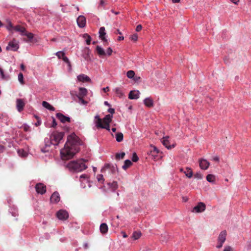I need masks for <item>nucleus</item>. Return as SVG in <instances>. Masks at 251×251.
<instances>
[{"instance_id":"nucleus-47","label":"nucleus","mask_w":251,"mask_h":251,"mask_svg":"<svg viewBox=\"0 0 251 251\" xmlns=\"http://www.w3.org/2000/svg\"><path fill=\"white\" fill-rule=\"evenodd\" d=\"M139 160V157L137 155L135 152H134L132 154V160L133 162H137Z\"/></svg>"},{"instance_id":"nucleus-6","label":"nucleus","mask_w":251,"mask_h":251,"mask_svg":"<svg viewBox=\"0 0 251 251\" xmlns=\"http://www.w3.org/2000/svg\"><path fill=\"white\" fill-rule=\"evenodd\" d=\"M205 204L203 202H200L193 208L192 212L194 213H201L205 210Z\"/></svg>"},{"instance_id":"nucleus-62","label":"nucleus","mask_w":251,"mask_h":251,"mask_svg":"<svg viewBox=\"0 0 251 251\" xmlns=\"http://www.w3.org/2000/svg\"><path fill=\"white\" fill-rule=\"evenodd\" d=\"M102 90L104 92L106 93L109 91V89L108 87H106L103 88L102 89Z\"/></svg>"},{"instance_id":"nucleus-45","label":"nucleus","mask_w":251,"mask_h":251,"mask_svg":"<svg viewBox=\"0 0 251 251\" xmlns=\"http://www.w3.org/2000/svg\"><path fill=\"white\" fill-rule=\"evenodd\" d=\"M18 80L19 81V82L21 84H23L24 83V76H23V75L22 73H20L18 74Z\"/></svg>"},{"instance_id":"nucleus-53","label":"nucleus","mask_w":251,"mask_h":251,"mask_svg":"<svg viewBox=\"0 0 251 251\" xmlns=\"http://www.w3.org/2000/svg\"><path fill=\"white\" fill-rule=\"evenodd\" d=\"M141 77L140 76H134V77L133 78V80L135 81V82H137L138 81H139V80L140 79Z\"/></svg>"},{"instance_id":"nucleus-31","label":"nucleus","mask_w":251,"mask_h":251,"mask_svg":"<svg viewBox=\"0 0 251 251\" xmlns=\"http://www.w3.org/2000/svg\"><path fill=\"white\" fill-rule=\"evenodd\" d=\"M142 235V233L141 231H136L133 232L132 234V238L134 240H137L140 238Z\"/></svg>"},{"instance_id":"nucleus-1","label":"nucleus","mask_w":251,"mask_h":251,"mask_svg":"<svg viewBox=\"0 0 251 251\" xmlns=\"http://www.w3.org/2000/svg\"><path fill=\"white\" fill-rule=\"evenodd\" d=\"M78 141V137L75 134L72 133L68 136L67 142L64 145V148L60 150V155L62 159H70L78 151V146L77 145Z\"/></svg>"},{"instance_id":"nucleus-3","label":"nucleus","mask_w":251,"mask_h":251,"mask_svg":"<svg viewBox=\"0 0 251 251\" xmlns=\"http://www.w3.org/2000/svg\"><path fill=\"white\" fill-rule=\"evenodd\" d=\"M66 167L71 172H81L87 168L83 159L71 161L67 164Z\"/></svg>"},{"instance_id":"nucleus-38","label":"nucleus","mask_w":251,"mask_h":251,"mask_svg":"<svg viewBox=\"0 0 251 251\" xmlns=\"http://www.w3.org/2000/svg\"><path fill=\"white\" fill-rule=\"evenodd\" d=\"M125 154H126L124 152H122L121 153H116V154L115 155V157L117 159H122L124 157V156H125Z\"/></svg>"},{"instance_id":"nucleus-51","label":"nucleus","mask_w":251,"mask_h":251,"mask_svg":"<svg viewBox=\"0 0 251 251\" xmlns=\"http://www.w3.org/2000/svg\"><path fill=\"white\" fill-rule=\"evenodd\" d=\"M195 177L198 179H201L202 176L200 173H197L195 175Z\"/></svg>"},{"instance_id":"nucleus-28","label":"nucleus","mask_w":251,"mask_h":251,"mask_svg":"<svg viewBox=\"0 0 251 251\" xmlns=\"http://www.w3.org/2000/svg\"><path fill=\"white\" fill-rule=\"evenodd\" d=\"M132 164V163L130 160L126 159L125 161L124 164L122 166V168L124 170H126L127 169V168L129 167Z\"/></svg>"},{"instance_id":"nucleus-8","label":"nucleus","mask_w":251,"mask_h":251,"mask_svg":"<svg viewBox=\"0 0 251 251\" xmlns=\"http://www.w3.org/2000/svg\"><path fill=\"white\" fill-rule=\"evenodd\" d=\"M35 189L37 193L42 195L46 192V186L43 183H38L36 185Z\"/></svg>"},{"instance_id":"nucleus-57","label":"nucleus","mask_w":251,"mask_h":251,"mask_svg":"<svg viewBox=\"0 0 251 251\" xmlns=\"http://www.w3.org/2000/svg\"><path fill=\"white\" fill-rule=\"evenodd\" d=\"M108 112H109L112 115L114 113L115 110L114 108H109L108 109Z\"/></svg>"},{"instance_id":"nucleus-49","label":"nucleus","mask_w":251,"mask_h":251,"mask_svg":"<svg viewBox=\"0 0 251 251\" xmlns=\"http://www.w3.org/2000/svg\"><path fill=\"white\" fill-rule=\"evenodd\" d=\"M130 39L134 41H137L138 39L137 34H133L132 35H131Z\"/></svg>"},{"instance_id":"nucleus-9","label":"nucleus","mask_w":251,"mask_h":251,"mask_svg":"<svg viewBox=\"0 0 251 251\" xmlns=\"http://www.w3.org/2000/svg\"><path fill=\"white\" fill-rule=\"evenodd\" d=\"M25 106V103L22 99H18L16 100V108L18 112H21L22 111Z\"/></svg>"},{"instance_id":"nucleus-10","label":"nucleus","mask_w":251,"mask_h":251,"mask_svg":"<svg viewBox=\"0 0 251 251\" xmlns=\"http://www.w3.org/2000/svg\"><path fill=\"white\" fill-rule=\"evenodd\" d=\"M199 165L201 169L206 170L209 166L210 163L204 159H201L199 160Z\"/></svg>"},{"instance_id":"nucleus-42","label":"nucleus","mask_w":251,"mask_h":251,"mask_svg":"<svg viewBox=\"0 0 251 251\" xmlns=\"http://www.w3.org/2000/svg\"><path fill=\"white\" fill-rule=\"evenodd\" d=\"M97 179L98 182L100 183H103L104 181V179L103 178V176L102 175H98L97 176Z\"/></svg>"},{"instance_id":"nucleus-34","label":"nucleus","mask_w":251,"mask_h":251,"mask_svg":"<svg viewBox=\"0 0 251 251\" xmlns=\"http://www.w3.org/2000/svg\"><path fill=\"white\" fill-rule=\"evenodd\" d=\"M17 152H18V155L20 156H21V157H25L27 155V152L25 151L24 150H23L22 149H19L17 151Z\"/></svg>"},{"instance_id":"nucleus-55","label":"nucleus","mask_w":251,"mask_h":251,"mask_svg":"<svg viewBox=\"0 0 251 251\" xmlns=\"http://www.w3.org/2000/svg\"><path fill=\"white\" fill-rule=\"evenodd\" d=\"M57 125V123L55 121V120L54 118H52V122L51 127H54Z\"/></svg>"},{"instance_id":"nucleus-7","label":"nucleus","mask_w":251,"mask_h":251,"mask_svg":"<svg viewBox=\"0 0 251 251\" xmlns=\"http://www.w3.org/2000/svg\"><path fill=\"white\" fill-rule=\"evenodd\" d=\"M57 217L61 220H66L69 216L68 212L65 210H60L56 213Z\"/></svg>"},{"instance_id":"nucleus-19","label":"nucleus","mask_w":251,"mask_h":251,"mask_svg":"<svg viewBox=\"0 0 251 251\" xmlns=\"http://www.w3.org/2000/svg\"><path fill=\"white\" fill-rule=\"evenodd\" d=\"M144 103L148 107H151L153 106V100L150 98H147L144 100Z\"/></svg>"},{"instance_id":"nucleus-13","label":"nucleus","mask_w":251,"mask_h":251,"mask_svg":"<svg viewBox=\"0 0 251 251\" xmlns=\"http://www.w3.org/2000/svg\"><path fill=\"white\" fill-rule=\"evenodd\" d=\"M11 200H8V202L9 203V212L11 213L12 215L14 217L18 216V209L14 205H11L10 203Z\"/></svg>"},{"instance_id":"nucleus-20","label":"nucleus","mask_w":251,"mask_h":251,"mask_svg":"<svg viewBox=\"0 0 251 251\" xmlns=\"http://www.w3.org/2000/svg\"><path fill=\"white\" fill-rule=\"evenodd\" d=\"M108 188L112 191L114 192L118 188V184L116 181L112 182H108L107 183Z\"/></svg>"},{"instance_id":"nucleus-39","label":"nucleus","mask_w":251,"mask_h":251,"mask_svg":"<svg viewBox=\"0 0 251 251\" xmlns=\"http://www.w3.org/2000/svg\"><path fill=\"white\" fill-rule=\"evenodd\" d=\"M105 167L107 169H112V171H114L116 169H117V166L116 164H106L105 165Z\"/></svg>"},{"instance_id":"nucleus-35","label":"nucleus","mask_w":251,"mask_h":251,"mask_svg":"<svg viewBox=\"0 0 251 251\" xmlns=\"http://www.w3.org/2000/svg\"><path fill=\"white\" fill-rule=\"evenodd\" d=\"M84 38L86 39V43L87 45H90L91 41V37L88 34H84L83 35Z\"/></svg>"},{"instance_id":"nucleus-43","label":"nucleus","mask_w":251,"mask_h":251,"mask_svg":"<svg viewBox=\"0 0 251 251\" xmlns=\"http://www.w3.org/2000/svg\"><path fill=\"white\" fill-rule=\"evenodd\" d=\"M24 36H26L29 40H32L33 38V34L32 33L26 32V30Z\"/></svg>"},{"instance_id":"nucleus-64","label":"nucleus","mask_w":251,"mask_h":251,"mask_svg":"<svg viewBox=\"0 0 251 251\" xmlns=\"http://www.w3.org/2000/svg\"><path fill=\"white\" fill-rule=\"evenodd\" d=\"M122 234L124 238H126L127 237V235L125 232H122Z\"/></svg>"},{"instance_id":"nucleus-58","label":"nucleus","mask_w":251,"mask_h":251,"mask_svg":"<svg viewBox=\"0 0 251 251\" xmlns=\"http://www.w3.org/2000/svg\"><path fill=\"white\" fill-rule=\"evenodd\" d=\"M231 248L229 246H226L225 247V249L223 251H231Z\"/></svg>"},{"instance_id":"nucleus-27","label":"nucleus","mask_w":251,"mask_h":251,"mask_svg":"<svg viewBox=\"0 0 251 251\" xmlns=\"http://www.w3.org/2000/svg\"><path fill=\"white\" fill-rule=\"evenodd\" d=\"M98 127L105 129L108 131H110V126L109 124H100V122L98 123Z\"/></svg>"},{"instance_id":"nucleus-56","label":"nucleus","mask_w":251,"mask_h":251,"mask_svg":"<svg viewBox=\"0 0 251 251\" xmlns=\"http://www.w3.org/2000/svg\"><path fill=\"white\" fill-rule=\"evenodd\" d=\"M142 28V26L141 25H138L136 28V30L137 32L140 31Z\"/></svg>"},{"instance_id":"nucleus-2","label":"nucleus","mask_w":251,"mask_h":251,"mask_svg":"<svg viewBox=\"0 0 251 251\" xmlns=\"http://www.w3.org/2000/svg\"><path fill=\"white\" fill-rule=\"evenodd\" d=\"M64 135L63 132L53 131L50 135L49 138L47 137L45 139V148L41 149V151L43 152H46L49 151L47 148L51 145L57 146L62 139Z\"/></svg>"},{"instance_id":"nucleus-18","label":"nucleus","mask_w":251,"mask_h":251,"mask_svg":"<svg viewBox=\"0 0 251 251\" xmlns=\"http://www.w3.org/2000/svg\"><path fill=\"white\" fill-rule=\"evenodd\" d=\"M13 30L19 32L20 34L23 36H24V34H25V31L26 30L25 28L24 27L20 25H17L13 27Z\"/></svg>"},{"instance_id":"nucleus-37","label":"nucleus","mask_w":251,"mask_h":251,"mask_svg":"<svg viewBox=\"0 0 251 251\" xmlns=\"http://www.w3.org/2000/svg\"><path fill=\"white\" fill-rule=\"evenodd\" d=\"M80 179H84V182H86V183H88V186L89 187H91V185H90V183L89 182V181L88 180V179H87V176L85 174H83V175H81L80 176Z\"/></svg>"},{"instance_id":"nucleus-36","label":"nucleus","mask_w":251,"mask_h":251,"mask_svg":"<svg viewBox=\"0 0 251 251\" xmlns=\"http://www.w3.org/2000/svg\"><path fill=\"white\" fill-rule=\"evenodd\" d=\"M135 75V72L132 70L128 71L126 73V76L128 78L133 79Z\"/></svg>"},{"instance_id":"nucleus-30","label":"nucleus","mask_w":251,"mask_h":251,"mask_svg":"<svg viewBox=\"0 0 251 251\" xmlns=\"http://www.w3.org/2000/svg\"><path fill=\"white\" fill-rule=\"evenodd\" d=\"M184 173L185 174L186 176L188 178H191L193 175L192 170L189 168H187L186 171H184Z\"/></svg>"},{"instance_id":"nucleus-50","label":"nucleus","mask_w":251,"mask_h":251,"mask_svg":"<svg viewBox=\"0 0 251 251\" xmlns=\"http://www.w3.org/2000/svg\"><path fill=\"white\" fill-rule=\"evenodd\" d=\"M112 50L111 48H108L106 50V54H107L108 55H110L112 52Z\"/></svg>"},{"instance_id":"nucleus-61","label":"nucleus","mask_w":251,"mask_h":251,"mask_svg":"<svg viewBox=\"0 0 251 251\" xmlns=\"http://www.w3.org/2000/svg\"><path fill=\"white\" fill-rule=\"evenodd\" d=\"M24 128L25 131H28L30 127L27 125H25Z\"/></svg>"},{"instance_id":"nucleus-24","label":"nucleus","mask_w":251,"mask_h":251,"mask_svg":"<svg viewBox=\"0 0 251 251\" xmlns=\"http://www.w3.org/2000/svg\"><path fill=\"white\" fill-rule=\"evenodd\" d=\"M96 50L99 56H104L106 55V52L100 46H97L96 47Z\"/></svg>"},{"instance_id":"nucleus-4","label":"nucleus","mask_w":251,"mask_h":251,"mask_svg":"<svg viewBox=\"0 0 251 251\" xmlns=\"http://www.w3.org/2000/svg\"><path fill=\"white\" fill-rule=\"evenodd\" d=\"M226 230H223L220 232L218 238V243L216 248L220 249L222 248L223 244L226 240Z\"/></svg>"},{"instance_id":"nucleus-25","label":"nucleus","mask_w":251,"mask_h":251,"mask_svg":"<svg viewBox=\"0 0 251 251\" xmlns=\"http://www.w3.org/2000/svg\"><path fill=\"white\" fill-rule=\"evenodd\" d=\"M79 94L78 97H83L85 96L87 94V90L86 88L80 87L79 88Z\"/></svg>"},{"instance_id":"nucleus-32","label":"nucleus","mask_w":251,"mask_h":251,"mask_svg":"<svg viewBox=\"0 0 251 251\" xmlns=\"http://www.w3.org/2000/svg\"><path fill=\"white\" fill-rule=\"evenodd\" d=\"M124 135L121 132H118L116 134V140L118 142H121L123 140Z\"/></svg>"},{"instance_id":"nucleus-11","label":"nucleus","mask_w":251,"mask_h":251,"mask_svg":"<svg viewBox=\"0 0 251 251\" xmlns=\"http://www.w3.org/2000/svg\"><path fill=\"white\" fill-rule=\"evenodd\" d=\"M76 22L79 27H84L86 25V19L82 15H80L77 18Z\"/></svg>"},{"instance_id":"nucleus-29","label":"nucleus","mask_w":251,"mask_h":251,"mask_svg":"<svg viewBox=\"0 0 251 251\" xmlns=\"http://www.w3.org/2000/svg\"><path fill=\"white\" fill-rule=\"evenodd\" d=\"M206 180L209 182L214 183L215 181V177L213 175L209 174L206 176Z\"/></svg>"},{"instance_id":"nucleus-33","label":"nucleus","mask_w":251,"mask_h":251,"mask_svg":"<svg viewBox=\"0 0 251 251\" xmlns=\"http://www.w3.org/2000/svg\"><path fill=\"white\" fill-rule=\"evenodd\" d=\"M115 92L116 95L120 98H122L124 96V94L120 88L117 87L115 89Z\"/></svg>"},{"instance_id":"nucleus-15","label":"nucleus","mask_w":251,"mask_h":251,"mask_svg":"<svg viewBox=\"0 0 251 251\" xmlns=\"http://www.w3.org/2000/svg\"><path fill=\"white\" fill-rule=\"evenodd\" d=\"M56 116L60 121V122L63 123H64L66 122H69L70 121V117L64 116L60 113H57L56 114Z\"/></svg>"},{"instance_id":"nucleus-54","label":"nucleus","mask_w":251,"mask_h":251,"mask_svg":"<svg viewBox=\"0 0 251 251\" xmlns=\"http://www.w3.org/2000/svg\"><path fill=\"white\" fill-rule=\"evenodd\" d=\"M78 98L82 104H86L87 103V102L82 99V97H78Z\"/></svg>"},{"instance_id":"nucleus-26","label":"nucleus","mask_w":251,"mask_h":251,"mask_svg":"<svg viewBox=\"0 0 251 251\" xmlns=\"http://www.w3.org/2000/svg\"><path fill=\"white\" fill-rule=\"evenodd\" d=\"M113 116L112 115H106L103 119V123L104 124H110L112 121Z\"/></svg>"},{"instance_id":"nucleus-63","label":"nucleus","mask_w":251,"mask_h":251,"mask_svg":"<svg viewBox=\"0 0 251 251\" xmlns=\"http://www.w3.org/2000/svg\"><path fill=\"white\" fill-rule=\"evenodd\" d=\"M213 160L214 161H219V158L218 157V156H214L213 158Z\"/></svg>"},{"instance_id":"nucleus-17","label":"nucleus","mask_w":251,"mask_h":251,"mask_svg":"<svg viewBox=\"0 0 251 251\" xmlns=\"http://www.w3.org/2000/svg\"><path fill=\"white\" fill-rule=\"evenodd\" d=\"M77 80L79 81L83 82H90L91 81L90 78L84 74H81L77 76Z\"/></svg>"},{"instance_id":"nucleus-44","label":"nucleus","mask_w":251,"mask_h":251,"mask_svg":"<svg viewBox=\"0 0 251 251\" xmlns=\"http://www.w3.org/2000/svg\"><path fill=\"white\" fill-rule=\"evenodd\" d=\"M62 60L65 62L66 63L68 66L69 67V68L71 67V63H70V62L68 59V57H67L66 56H65V55H64L63 56H62Z\"/></svg>"},{"instance_id":"nucleus-22","label":"nucleus","mask_w":251,"mask_h":251,"mask_svg":"<svg viewBox=\"0 0 251 251\" xmlns=\"http://www.w3.org/2000/svg\"><path fill=\"white\" fill-rule=\"evenodd\" d=\"M99 34L100 38L103 41H106V39L105 38L104 36L106 34L105 32V28L104 27H101L99 30Z\"/></svg>"},{"instance_id":"nucleus-16","label":"nucleus","mask_w":251,"mask_h":251,"mask_svg":"<svg viewBox=\"0 0 251 251\" xmlns=\"http://www.w3.org/2000/svg\"><path fill=\"white\" fill-rule=\"evenodd\" d=\"M169 136H167L164 137L161 139V142L162 144L168 149H171L172 147H174V145L171 146L170 145L169 141Z\"/></svg>"},{"instance_id":"nucleus-14","label":"nucleus","mask_w":251,"mask_h":251,"mask_svg":"<svg viewBox=\"0 0 251 251\" xmlns=\"http://www.w3.org/2000/svg\"><path fill=\"white\" fill-rule=\"evenodd\" d=\"M60 200V196L57 192H54L51 196L50 200L52 203H57Z\"/></svg>"},{"instance_id":"nucleus-60","label":"nucleus","mask_w":251,"mask_h":251,"mask_svg":"<svg viewBox=\"0 0 251 251\" xmlns=\"http://www.w3.org/2000/svg\"><path fill=\"white\" fill-rule=\"evenodd\" d=\"M41 124V120H38L37 121V122L35 123V125L36 126H40Z\"/></svg>"},{"instance_id":"nucleus-59","label":"nucleus","mask_w":251,"mask_h":251,"mask_svg":"<svg viewBox=\"0 0 251 251\" xmlns=\"http://www.w3.org/2000/svg\"><path fill=\"white\" fill-rule=\"evenodd\" d=\"M4 150L5 147L2 145H0V153L3 152Z\"/></svg>"},{"instance_id":"nucleus-41","label":"nucleus","mask_w":251,"mask_h":251,"mask_svg":"<svg viewBox=\"0 0 251 251\" xmlns=\"http://www.w3.org/2000/svg\"><path fill=\"white\" fill-rule=\"evenodd\" d=\"M100 124H101V119L100 118L98 115H97L95 116V123L96 124V126L98 127V123L99 122Z\"/></svg>"},{"instance_id":"nucleus-5","label":"nucleus","mask_w":251,"mask_h":251,"mask_svg":"<svg viewBox=\"0 0 251 251\" xmlns=\"http://www.w3.org/2000/svg\"><path fill=\"white\" fill-rule=\"evenodd\" d=\"M19 48V42L15 39L10 41L6 47L7 50L16 51Z\"/></svg>"},{"instance_id":"nucleus-21","label":"nucleus","mask_w":251,"mask_h":251,"mask_svg":"<svg viewBox=\"0 0 251 251\" xmlns=\"http://www.w3.org/2000/svg\"><path fill=\"white\" fill-rule=\"evenodd\" d=\"M108 227L106 224L102 223L100 225V232L104 234L106 233L108 231Z\"/></svg>"},{"instance_id":"nucleus-48","label":"nucleus","mask_w":251,"mask_h":251,"mask_svg":"<svg viewBox=\"0 0 251 251\" xmlns=\"http://www.w3.org/2000/svg\"><path fill=\"white\" fill-rule=\"evenodd\" d=\"M14 26H13L11 24V23L10 22H9L8 24V25H6V28L9 30V31H11L12 30H13V27Z\"/></svg>"},{"instance_id":"nucleus-23","label":"nucleus","mask_w":251,"mask_h":251,"mask_svg":"<svg viewBox=\"0 0 251 251\" xmlns=\"http://www.w3.org/2000/svg\"><path fill=\"white\" fill-rule=\"evenodd\" d=\"M42 105L43 107H44L45 108L48 109V110H49L50 111H54L55 110V108L52 105H51L49 102H48L47 101H43Z\"/></svg>"},{"instance_id":"nucleus-52","label":"nucleus","mask_w":251,"mask_h":251,"mask_svg":"<svg viewBox=\"0 0 251 251\" xmlns=\"http://www.w3.org/2000/svg\"><path fill=\"white\" fill-rule=\"evenodd\" d=\"M0 75L2 78H5V75H4L3 71L1 68H0Z\"/></svg>"},{"instance_id":"nucleus-46","label":"nucleus","mask_w":251,"mask_h":251,"mask_svg":"<svg viewBox=\"0 0 251 251\" xmlns=\"http://www.w3.org/2000/svg\"><path fill=\"white\" fill-rule=\"evenodd\" d=\"M55 55L59 59H61L62 58V56L65 55V52L62 51H59L55 53Z\"/></svg>"},{"instance_id":"nucleus-12","label":"nucleus","mask_w":251,"mask_h":251,"mask_svg":"<svg viewBox=\"0 0 251 251\" xmlns=\"http://www.w3.org/2000/svg\"><path fill=\"white\" fill-rule=\"evenodd\" d=\"M140 92L138 90L130 91L128 95V98L130 100H136L139 98Z\"/></svg>"},{"instance_id":"nucleus-40","label":"nucleus","mask_w":251,"mask_h":251,"mask_svg":"<svg viewBox=\"0 0 251 251\" xmlns=\"http://www.w3.org/2000/svg\"><path fill=\"white\" fill-rule=\"evenodd\" d=\"M168 239V235L167 234H164V235H162L160 237V241L163 242H166L167 240Z\"/></svg>"}]
</instances>
